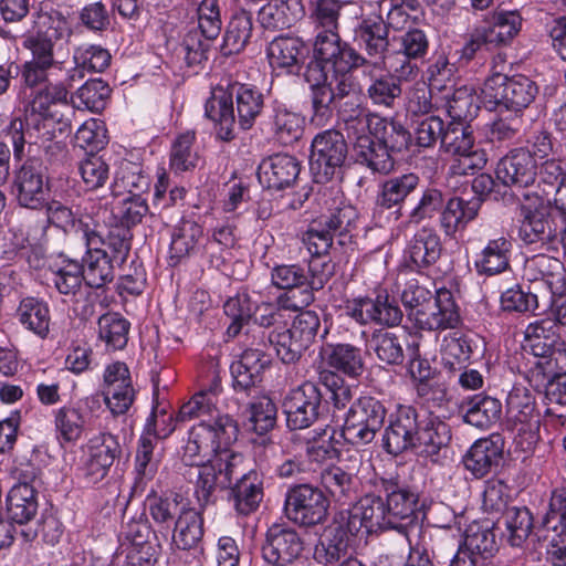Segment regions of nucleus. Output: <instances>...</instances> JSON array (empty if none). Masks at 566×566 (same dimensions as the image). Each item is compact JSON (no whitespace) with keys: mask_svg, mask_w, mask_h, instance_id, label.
<instances>
[{"mask_svg":"<svg viewBox=\"0 0 566 566\" xmlns=\"http://www.w3.org/2000/svg\"><path fill=\"white\" fill-rule=\"evenodd\" d=\"M238 433V423L229 415L202 419L188 431V438L180 450L181 460L186 465H198L202 459L213 454L197 469L195 496L200 507L211 503L214 492L229 488L240 473L244 458L229 449L237 440Z\"/></svg>","mask_w":566,"mask_h":566,"instance_id":"f257e3e1","label":"nucleus"},{"mask_svg":"<svg viewBox=\"0 0 566 566\" xmlns=\"http://www.w3.org/2000/svg\"><path fill=\"white\" fill-rule=\"evenodd\" d=\"M264 107V96L250 84L232 83L218 86L205 104V115L216 124L217 136L223 142L235 138L237 125L250 129Z\"/></svg>","mask_w":566,"mask_h":566,"instance_id":"f03ea898","label":"nucleus"},{"mask_svg":"<svg viewBox=\"0 0 566 566\" xmlns=\"http://www.w3.org/2000/svg\"><path fill=\"white\" fill-rule=\"evenodd\" d=\"M69 33L67 19L55 9H41L34 19V30L24 35L22 46L31 57L22 65L21 77L24 85L35 88L48 81L52 70L62 69L55 60V43Z\"/></svg>","mask_w":566,"mask_h":566,"instance_id":"7ed1b4c3","label":"nucleus"},{"mask_svg":"<svg viewBox=\"0 0 566 566\" xmlns=\"http://www.w3.org/2000/svg\"><path fill=\"white\" fill-rule=\"evenodd\" d=\"M537 84L530 77L517 74L507 76L501 72L490 74L482 87L480 98L490 112H510L522 115L536 98Z\"/></svg>","mask_w":566,"mask_h":566,"instance_id":"20e7f679","label":"nucleus"},{"mask_svg":"<svg viewBox=\"0 0 566 566\" xmlns=\"http://www.w3.org/2000/svg\"><path fill=\"white\" fill-rule=\"evenodd\" d=\"M69 132V123L57 118L54 114H25L24 120L14 118L7 128L15 160H22L27 156L24 149L27 144L29 146L28 154H30L33 145H43L55 138H65Z\"/></svg>","mask_w":566,"mask_h":566,"instance_id":"39448f33","label":"nucleus"},{"mask_svg":"<svg viewBox=\"0 0 566 566\" xmlns=\"http://www.w3.org/2000/svg\"><path fill=\"white\" fill-rule=\"evenodd\" d=\"M441 149L452 156L449 166L452 176L474 175L488 161L485 150L475 144L471 126L460 122L449 123L442 135Z\"/></svg>","mask_w":566,"mask_h":566,"instance_id":"423d86ee","label":"nucleus"},{"mask_svg":"<svg viewBox=\"0 0 566 566\" xmlns=\"http://www.w3.org/2000/svg\"><path fill=\"white\" fill-rule=\"evenodd\" d=\"M386 416L387 409L380 400L371 396L360 397L346 413L342 436L353 446H367L382 428Z\"/></svg>","mask_w":566,"mask_h":566,"instance_id":"0eeeda50","label":"nucleus"},{"mask_svg":"<svg viewBox=\"0 0 566 566\" xmlns=\"http://www.w3.org/2000/svg\"><path fill=\"white\" fill-rule=\"evenodd\" d=\"M329 500L322 489L308 483L290 488L285 493L284 514L295 525L311 528L325 523Z\"/></svg>","mask_w":566,"mask_h":566,"instance_id":"6e6552de","label":"nucleus"},{"mask_svg":"<svg viewBox=\"0 0 566 566\" xmlns=\"http://www.w3.org/2000/svg\"><path fill=\"white\" fill-rule=\"evenodd\" d=\"M315 61L310 65L318 63L321 69L326 67L334 72L352 71L364 67V72H370L377 67V62H368L349 44L343 42L338 30H319L314 42Z\"/></svg>","mask_w":566,"mask_h":566,"instance_id":"1a4fd4ad","label":"nucleus"},{"mask_svg":"<svg viewBox=\"0 0 566 566\" xmlns=\"http://www.w3.org/2000/svg\"><path fill=\"white\" fill-rule=\"evenodd\" d=\"M507 428L514 442L523 451H530L538 440L539 420L535 412V400L525 387H514L506 399Z\"/></svg>","mask_w":566,"mask_h":566,"instance_id":"9d476101","label":"nucleus"},{"mask_svg":"<svg viewBox=\"0 0 566 566\" xmlns=\"http://www.w3.org/2000/svg\"><path fill=\"white\" fill-rule=\"evenodd\" d=\"M283 412L290 430L313 426L324 412L323 395L317 384L304 381L291 389L283 400Z\"/></svg>","mask_w":566,"mask_h":566,"instance_id":"9b49d317","label":"nucleus"},{"mask_svg":"<svg viewBox=\"0 0 566 566\" xmlns=\"http://www.w3.org/2000/svg\"><path fill=\"white\" fill-rule=\"evenodd\" d=\"M526 203L520 206L518 238L525 244L549 243L557 239L558 229L548 203L538 196L524 195Z\"/></svg>","mask_w":566,"mask_h":566,"instance_id":"f8f14e48","label":"nucleus"},{"mask_svg":"<svg viewBox=\"0 0 566 566\" xmlns=\"http://www.w3.org/2000/svg\"><path fill=\"white\" fill-rule=\"evenodd\" d=\"M347 157L344 135L335 129L317 134L311 145L310 167L316 181L329 180L342 168Z\"/></svg>","mask_w":566,"mask_h":566,"instance_id":"ddd939ff","label":"nucleus"},{"mask_svg":"<svg viewBox=\"0 0 566 566\" xmlns=\"http://www.w3.org/2000/svg\"><path fill=\"white\" fill-rule=\"evenodd\" d=\"M49 192V178L39 159L29 158L14 171L12 193L21 207L40 209L46 206Z\"/></svg>","mask_w":566,"mask_h":566,"instance_id":"4468645a","label":"nucleus"},{"mask_svg":"<svg viewBox=\"0 0 566 566\" xmlns=\"http://www.w3.org/2000/svg\"><path fill=\"white\" fill-rule=\"evenodd\" d=\"M381 490L386 495L387 514L394 524L392 530L403 535L409 542L410 534L418 528L416 506L418 494L399 484L394 479H382Z\"/></svg>","mask_w":566,"mask_h":566,"instance_id":"2eb2a0df","label":"nucleus"},{"mask_svg":"<svg viewBox=\"0 0 566 566\" xmlns=\"http://www.w3.org/2000/svg\"><path fill=\"white\" fill-rule=\"evenodd\" d=\"M122 454L120 444L112 433H103L90 441L81 468L86 484L95 485L108 474L114 461Z\"/></svg>","mask_w":566,"mask_h":566,"instance_id":"dca6fc26","label":"nucleus"},{"mask_svg":"<svg viewBox=\"0 0 566 566\" xmlns=\"http://www.w3.org/2000/svg\"><path fill=\"white\" fill-rule=\"evenodd\" d=\"M85 255L81 265L84 268L85 283L88 287L101 289L111 283L115 277V269L118 268L108 259V251L99 247L103 237L99 230L93 231L86 227Z\"/></svg>","mask_w":566,"mask_h":566,"instance_id":"f3484780","label":"nucleus"},{"mask_svg":"<svg viewBox=\"0 0 566 566\" xmlns=\"http://www.w3.org/2000/svg\"><path fill=\"white\" fill-rule=\"evenodd\" d=\"M304 542L300 534L282 525H272L266 532L262 555L266 563L274 566H287L300 558Z\"/></svg>","mask_w":566,"mask_h":566,"instance_id":"a211bd4d","label":"nucleus"},{"mask_svg":"<svg viewBox=\"0 0 566 566\" xmlns=\"http://www.w3.org/2000/svg\"><path fill=\"white\" fill-rule=\"evenodd\" d=\"M418 410L410 406H401L390 417L389 424L382 434V448L389 454L398 455L412 449L418 428Z\"/></svg>","mask_w":566,"mask_h":566,"instance_id":"6ab92c4d","label":"nucleus"},{"mask_svg":"<svg viewBox=\"0 0 566 566\" xmlns=\"http://www.w3.org/2000/svg\"><path fill=\"white\" fill-rule=\"evenodd\" d=\"M415 319L421 329L444 331L457 328L461 316L451 291L439 289L434 302L427 308L417 310Z\"/></svg>","mask_w":566,"mask_h":566,"instance_id":"aec40b11","label":"nucleus"},{"mask_svg":"<svg viewBox=\"0 0 566 566\" xmlns=\"http://www.w3.org/2000/svg\"><path fill=\"white\" fill-rule=\"evenodd\" d=\"M306 81L311 83L312 115L311 125L326 126L333 118L334 109L339 111V104L334 97L333 90L327 85V73L318 63L308 65L305 73Z\"/></svg>","mask_w":566,"mask_h":566,"instance_id":"412c9836","label":"nucleus"},{"mask_svg":"<svg viewBox=\"0 0 566 566\" xmlns=\"http://www.w3.org/2000/svg\"><path fill=\"white\" fill-rule=\"evenodd\" d=\"M495 172L505 186L528 187L536 180L537 161L528 148L517 147L500 159Z\"/></svg>","mask_w":566,"mask_h":566,"instance_id":"4be33fe9","label":"nucleus"},{"mask_svg":"<svg viewBox=\"0 0 566 566\" xmlns=\"http://www.w3.org/2000/svg\"><path fill=\"white\" fill-rule=\"evenodd\" d=\"M270 65L287 74H296L304 65L308 46L298 36L279 35L266 48Z\"/></svg>","mask_w":566,"mask_h":566,"instance_id":"5701e85b","label":"nucleus"},{"mask_svg":"<svg viewBox=\"0 0 566 566\" xmlns=\"http://www.w3.org/2000/svg\"><path fill=\"white\" fill-rule=\"evenodd\" d=\"M418 428L415 437V451L427 457L436 455L451 439L447 422L428 410L418 411Z\"/></svg>","mask_w":566,"mask_h":566,"instance_id":"b1692460","label":"nucleus"},{"mask_svg":"<svg viewBox=\"0 0 566 566\" xmlns=\"http://www.w3.org/2000/svg\"><path fill=\"white\" fill-rule=\"evenodd\" d=\"M558 318L544 317L530 323L524 331L523 348L535 358H548L560 345Z\"/></svg>","mask_w":566,"mask_h":566,"instance_id":"393cba45","label":"nucleus"},{"mask_svg":"<svg viewBox=\"0 0 566 566\" xmlns=\"http://www.w3.org/2000/svg\"><path fill=\"white\" fill-rule=\"evenodd\" d=\"M319 357L328 370L357 379L365 369L361 349L348 343H326L321 347Z\"/></svg>","mask_w":566,"mask_h":566,"instance_id":"a878e982","label":"nucleus"},{"mask_svg":"<svg viewBox=\"0 0 566 566\" xmlns=\"http://www.w3.org/2000/svg\"><path fill=\"white\" fill-rule=\"evenodd\" d=\"M300 170V163L295 157L275 154L260 163L258 178L265 188L280 190L290 187L296 180Z\"/></svg>","mask_w":566,"mask_h":566,"instance_id":"bb28decb","label":"nucleus"},{"mask_svg":"<svg viewBox=\"0 0 566 566\" xmlns=\"http://www.w3.org/2000/svg\"><path fill=\"white\" fill-rule=\"evenodd\" d=\"M368 9L369 14L356 28V39L369 56L382 60L389 45V32L382 11L376 7Z\"/></svg>","mask_w":566,"mask_h":566,"instance_id":"cd10ccee","label":"nucleus"},{"mask_svg":"<svg viewBox=\"0 0 566 566\" xmlns=\"http://www.w3.org/2000/svg\"><path fill=\"white\" fill-rule=\"evenodd\" d=\"M503 454V441L500 434L476 440L463 457L464 468L474 478H483L497 465Z\"/></svg>","mask_w":566,"mask_h":566,"instance_id":"c85d7f7f","label":"nucleus"},{"mask_svg":"<svg viewBox=\"0 0 566 566\" xmlns=\"http://www.w3.org/2000/svg\"><path fill=\"white\" fill-rule=\"evenodd\" d=\"M439 235L430 228L419 229L405 249V262L413 271H420L436 263L441 254Z\"/></svg>","mask_w":566,"mask_h":566,"instance_id":"c756f323","label":"nucleus"},{"mask_svg":"<svg viewBox=\"0 0 566 566\" xmlns=\"http://www.w3.org/2000/svg\"><path fill=\"white\" fill-rule=\"evenodd\" d=\"M312 303L308 292L301 293L295 296L291 294H280L275 304L262 302L260 305L255 303L253 312L254 322L264 328L281 327L280 324L285 321L284 312H298L304 310Z\"/></svg>","mask_w":566,"mask_h":566,"instance_id":"7c9ffc66","label":"nucleus"},{"mask_svg":"<svg viewBox=\"0 0 566 566\" xmlns=\"http://www.w3.org/2000/svg\"><path fill=\"white\" fill-rule=\"evenodd\" d=\"M271 281L274 286L285 290L283 294L293 293L295 296L308 292L312 302L314 291L322 289V281L316 282L310 269L301 264H281L271 271Z\"/></svg>","mask_w":566,"mask_h":566,"instance_id":"2f4dec72","label":"nucleus"},{"mask_svg":"<svg viewBox=\"0 0 566 566\" xmlns=\"http://www.w3.org/2000/svg\"><path fill=\"white\" fill-rule=\"evenodd\" d=\"M460 410L465 423L488 430L501 419L502 402L492 396L478 394L465 398Z\"/></svg>","mask_w":566,"mask_h":566,"instance_id":"473e14b6","label":"nucleus"},{"mask_svg":"<svg viewBox=\"0 0 566 566\" xmlns=\"http://www.w3.org/2000/svg\"><path fill=\"white\" fill-rule=\"evenodd\" d=\"M513 244L510 239L501 235L491 239L474 256V269L478 274L493 276L510 268Z\"/></svg>","mask_w":566,"mask_h":566,"instance_id":"72a5a7b5","label":"nucleus"},{"mask_svg":"<svg viewBox=\"0 0 566 566\" xmlns=\"http://www.w3.org/2000/svg\"><path fill=\"white\" fill-rule=\"evenodd\" d=\"M269 364L270 359L262 350L245 349L240 359L230 367L234 390L248 391L254 387L262 380V374Z\"/></svg>","mask_w":566,"mask_h":566,"instance_id":"f704fd0d","label":"nucleus"},{"mask_svg":"<svg viewBox=\"0 0 566 566\" xmlns=\"http://www.w3.org/2000/svg\"><path fill=\"white\" fill-rule=\"evenodd\" d=\"M339 118L343 122L344 130L348 140L353 144V149L363 144L365 139H371L377 130L376 119L380 116L367 112L360 104L348 107V102L339 106Z\"/></svg>","mask_w":566,"mask_h":566,"instance_id":"c9c22d12","label":"nucleus"},{"mask_svg":"<svg viewBox=\"0 0 566 566\" xmlns=\"http://www.w3.org/2000/svg\"><path fill=\"white\" fill-rule=\"evenodd\" d=\"M50 281L56 291L71 301L77 302L83 294L84 268L76 260L61 256L50 266Z\"/></svg>","mask_w":566,"mask_h":566,"instance_id":"e433bc0d","label":"nucleus"},{"mask_svg":"<svg viewBox=\"0 0 566 566\" xmlns=\"http://www.w3.org/2000/svg\"><path fill=\"white\" fill-rule=\"evenodd\" d=\"M481 208V198L453 197L448 200L440 216V227L447 237H454L473 221Z\"/></svg>","mask_w":566,"mask_h":566,"instance_id":"4c0bfd02","label":"nucleus"},{"mask_svg":"<svg viewBox=\"0 0 566 566\" xmlns=\"http://www.w3.org/2000/svg\"><path fill=\"white\" fill-rule=\"evenodd\" d=\"M203 536V518L193 506H189L176 520L172 530V545L177 549L201 553L200 542Z\"/></svg>","mask_w":566,"mask_h":566,"instance_id":"58836bf2","label":"nucleus"},{"mask_svg":"<svg viewBox=\"0 0 566 566\" xmlns=\"http://www.w3.org/2000/svg\"><path fill=\"white\" fill-rule=\"evenodd\" d=\"M15 318L24 329L39 338L45 339L49 336L51 313L43 300L32 296L22 298L15 311Z\"/></svg>","mask_w":566,"mask_h":566,"instance_id":"ea45409f","label":"nucleus"},{"mask_svg":"<svg viewBox=\"0 0 566 566\" xmlns=\"http://www.w3.org/2000/svg\"><path fill=\"white\" fill-rule=\"evenodd\" d=\"M420 179L413 172L402 174L386 179L377 195L376 205L381 209L396 208L398 212L405 200L418 188Z\"/></svg>","mask_w":566,"mask_h":566,"instance_id":"a19ab883","label":"nucleus"},{"mask_svg":"<svg viewBox=\"0 0 566 566\" xmlns=\"http://www.w3.org/2000/svg\"><path fill=\"white\" fill-rule=\"evenodd\" d=\"M348 554V537L343 526L333 521L324 528L319 543L315 547V559L325 566H334Z\"/></svg>","mask_w":566,"mask_h":566,"instance_id":"79ce46f5","label":"nucleus"},{"mask_svg":"<svg viewBox=\"0 0 566 566\" xmlns=\"http://www.w3.org/2000/svg\"><path fill=\"white\" fill-rule=\"evenodd\" d=\"M203 238V228L192 219H181L174 228L170 242V260L176 265L181 259L195 253Z\"/></svg>","mask_w":566,"mask_h":566,"instance_id":"37998d69","label":"nucleus"},{"mask_svg":"<svg viewBox=\"0 0 566 566\" xmlns=\"http://www.w3.org/2000/svg\"><path fill=\"white\" fill-rule=\"evenodd\" d=\"M148 511L151 520L159 526L167 528L180 517L191 505L181 494L170 492L164 495L147 496Z\"/></svg>","mask_w":566,"mask_h":566,"instance_id":"c03bdc74","label":"nucleus"},{"mask_svg":"<svg viewBox=\"0 0 566 566\" xmlns=\"http://www.w3.org/2000/svg\"><path fill=\"white\" fill-rule=\"evenodd\" d=\"M243 467L238 475V480L232 489L234 507L241 515H249L254 512L263 499V488L259 475L254 471L243 473Z\"/></svg>","mask_w":566,"mask_h":566,"instance_id":"a18cd8bd","label":"nucleus"},{"mask_svg":"<svg viewBox=\"0 0 566 566\" xmlns=\"http://www.w3.org/2000/svg\"><path fill=\"white\" fill-rule=\"evenodd\" d=\"M366 348L386 365H400L405 359L402 336L386 329H376L366 342Z\"/></svg>","mask_w":566,"mask_h":566,"instance_id":"49530a36","label":"nucleus"},{"mask_svg":"<svg viewBox=\"0 0 566 566\" xmlns=\"http://www.w3.org/2000/svg\"><path fill=\"white\" fill-rule=\"evenodd\" d=\"M319 481L325 491L340 504L356 499V479L340 467L329 465L323 469Z\"/></svg>","mask_w":566,"mask_h":566,"instance_id":"de8ad7c7","label":"nucleus"},{"mask_svg":"<svg viewBox=\"0 0 566 566\" xmlns=\"http://www.w3.org/2000/svg\"><path fill=\"white\" fill-rule=\"evenodd\" d=\"M38 494L34 486L13 485L7 496L10 520L18 524L30 522L38 512Z\"/></svg>","mask_w":566,"mask_h":566,"instance_id":"09e8293b","label":"nucleus"},{"mask_svg":"<svg viewBox=\"0 0 566 566\" xmlns=\"http://www.w3.org/2000/svg\"><path fill=\"white\" fill-rule=\"evenodd\" d=\"M296 0H274L264 4L258 14L261 27L269 31H279L292 27L297 20Z\"/></svg>","mask_w":566,"mask_h":566,"instance_id":"8fccbe9b","label":"nucleus"},{"mask_svg":"<svg viewBox=\"0 0 566 566\" xmlns=\"http://www.w3.org/2000/svg\"><path fill=\"white\" fill-rule=\"evenodd\" d=\"M46 212L50 223L62 229L64 232H74L82 240L86 239V227L94 232L98 230V224L90 216L85 214L76 218L69 207L59 201L49 203Z\"/></svg>","mask_w":566,"mask_h":566,"instance_id":"3c124183","label":"nucleus"},{"mask_svg":"<svg viewBox=\"0 0 566 566\" xmlns=\"http://www.w3.org/2000/svg\"><path fill=\"white\" fill-rule=\"evenodd\" d=\"M305 454L310 462L322 464L338 457V449L335 444V429L325 426L316 428L305 437Z\"/></svg>","mask_w":566,"mask_h":566,"instance_id":"603ef678","label":"nucleus"},{"mask_svg":"<svg viewBox=\"0 0 566 566\" xmlns=\"http://www.w3.org/2000/svg\"><path fill=\"white\" fill-rule=\"evenodd\" d=\"M200 160L196 146V133L187 130L179 134L170 148L169 167L176 174L193 170Z\"/></svg>","mask_w":566,"mask_h":566,"instance_id":"864d4df0","label":"nucleus"},{"mask_svg":"<svg viewBox=\"0 0 566 566\" xmlns=\"http://www.w3.org/2000/svg\"><path fill=\"white\" fill-rule=\"evenodd\" d=\"M158 440L153 433H143L138 440L135 455L136 485L140 486L154 479L158 471L160 457L155 452Z\"/></svg>","mask_w":566,"mask_h":566,"instance_id":"5fc2aeb1","label":"nucleus"},{"mask_svg":"<svg viewBox=\"0 0 566 566\" xmlns=\"http://www.w3.org/2000/svg\"><path fill=\"white\" fill-rule=\"evenodd\" d=\"M252 35V15L245 10L237 11L229 21L221 51L223 55L241 52Z\"/></svg>","mask_w":566,"mask_h":566,"instance_id":"6e6d98bb","label":"nucleus"},{"mask_svg":"<svg viewBox=\"0 0 566 566\" xmlns=\"http://www.w3.org/2000/svg\"><path fill=\"white\" fill-rule=\"evenodd\" d=\"M377 130L374 137L378 143L387 148V151L402 153L412 146V135L399 122L381 117L376 119Z\"/></svg>","mask_w":566,"mask_h":566,"instance_id":"4d7b16f0","label":"nucleus"},{"mask_svg":"<svg viewBox=\"0 0 566 566\" xmlns=\"http://www.w3.org/2000/svg\"><path fill=\"white\" fill-rule=\"evenodd\" d=\"M98 338L112 350L123 349L128 342L130 324L119 313L103 314L97 322Z\"/></svg>","mask_w":566,"mask_h":566,"instance_id":"13d9d810","label":"nucleus"},{"mask_svg":"<svg viewBox=\"0 0 566 566\" xmlns=\"http://www.w3.org/2000/svg\"><path fill=\"white\" fill-rule=\"evenodd\" d=\"M262 337H266L269 344L274 348L277 357L284 364L297 361L307 349L301 344L298 338H296L291 328L275 327L269 331L266 335L263 333Z\"/></svg>","mask_w":566,"mask_h":566,"instance_id":"bf43d9fd","label":"nucleus"},{"mask_svg":"<svg viewBox=\"0 0 566 566\" xmlns=\"http://www.w3.org/2000/svg\"><path fill=\"white\" fill-rule=\"evenodd\" d=\"M479 349L478 339L470 334L453 333L443 339V359L453 366L455 363L464 365Z\"/></svg>","mask_w":566,"mask_h":566,"instance_id":"052dcab7","label":"nucleus"},{"mask_svg":"<svg viewBox=\"0 0 566 566\" xmlns=\"http://www.w3.org/2000/svg\"><path fill=\"white\" fill-rule=\"evenodd\" d=\"M358 163L366 165L371 171L388 174L392 170L395 161L387 148L371 139L358 143L353 149Z\"/></svg>","mask_w":566,"mask_h":566,"instance_id":"680f3d73","label":"nucleus"},{"mask_svg":"<svg viewBox=\"0 0 566 566\" xmlns=\"http://www.w3.org/2000/svg\"><path fill=\"white\" fill-rule=\"evenodd\" d=\"M150 179L147 175L144 174L143 169L132 163L126 164L120 167L117 172L112 192L115 197L132 196L135 193H139L140 196L149 189Z\"/></svg>","mask_w":566,"mask_h":566,"instance_id":"e2e57ef3","label":"nucleus"},{"mask_svg":"<svg viewBox=\"0 0 566 566\" xmlns=\"http://www.w3.org/2000/svg\"><path fill=\"white\" fill-rule=\"evenodd\" d=\"M507 542L511 546L520 547L531 534L533 516L527 507H507L503 515Z\"/></svg>","mask_w":566,"mask_h":566,"instance_id":"0e129e2a","label":"nucleus"},{"mask_svg":"<svg viewBox=\"0 0 566 566\" xmlns=\"http://www.w3.org/2000/svg\"><path fill=\"white\" fill-rule=\"evenodd\" d=\"M357 507L360 518L366 523L367 534L392 530L394 522L387 514L386 503L381 496L367 495L358 502Z\"/></svg>","mask_w":566,"mask_h":566,"instance_id":"69168bd1","label":"nucleus"},{"mask_svg":"<svg viewBox=\"0 0 566 566\" xmlns=\"http://www.w3.org/2000/svg\"><path fill=\"white\" fill-rule=\"evenodd\" d=\"M304 118L286 107L277 106L274 108L273 132L276 139L284 144L296 142L303 133Z\"/></svg>","mask_w":566,"mask_h":566,"instance_id":"338daca9","label":"nucleus"},{"mask_svg":"<svg viewBox=\"0 0 566 566\" xmlns=\"http://www.w3.org/2000/svg\"><path fill=\"white\" fill-rule=\"evenodd\" d=\"M109 92V86L103 80L91 78L77 90L72 101L77 108L97 112L104 107Z\"/></svg>","mask_w":566,"mask_h":566,"instance_id":"774afa93","label":"nucleus"}]
</instances>
